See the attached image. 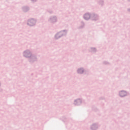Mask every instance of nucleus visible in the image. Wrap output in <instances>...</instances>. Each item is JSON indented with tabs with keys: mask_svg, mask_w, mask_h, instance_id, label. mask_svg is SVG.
Returning a JSON list of instances; mask_svg holds the SVG:
<instances>
[{
	"mask_svg": "<svg viewBox=\"0 0 130 130\" xmlns=\"http://www.w3.org/2000/svg\"><path fill=\"white\" fill-rule=\"evenodd\" d=\"M28 24H30V22H28Z\"/></svg>",
	"mask_w": 130,
	"mask_h": 130,
	"instance_id": "4",
	"label": "nucleus"
},
{
	"mask_svg": "<svg viewBox=\"0 0 130 130\" xmlns=\"http://www.w3.org/2000/svg\"><path fill=\"white\" fill-rule=\"evenodd\" d=\"M84 18L85 19V20H88V19H90V15L89 14L84 15Z\"/></svg>",
	"mask_w": 130,
	"mask_h": 130,
	"instance_id": "2",
	"label": "nucleus"
},
{
	"mask_svg": "<svg viewBox=\"0 0 130 130\" xmlns=\"http://www.w3.org/2000/svg\"><path fill=\"white\" fill-rule=\"evenodd\" d=\"M78 73H79V74L83 73V70L80 69V70H78Z\"/></svg>",
	"mask_w": 130,
	"mask_h": 130,
	"instance_id": "3",
	"label": "nucleus"
},
{
	"mask_svg": "<svg viewBox=\"0 0 130 130\" xmlns=\"http://www.w3.org/2000/svg\"><path fill=\"white\" fill-rule=\"evenodd\" d=\"M126 95V92L125 91H121L120 92V95L121 97H124V96H125Z\"/></svg>",
	"mask_w": 130,
	"mask_h": 130,
	"instance_id": "1",
	"label": "nucleus"
}]
</instances>
